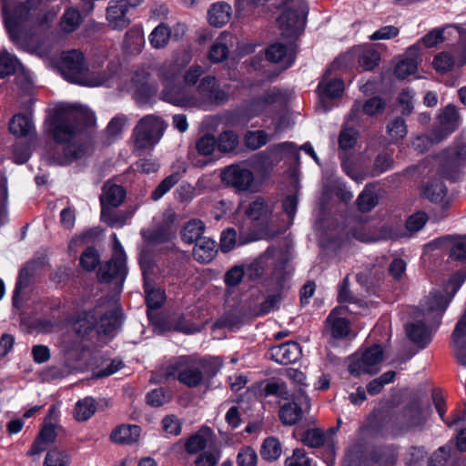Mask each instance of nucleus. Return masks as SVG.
Instances as JSON below:
<instances>
[{"label":"nucleus","instance_id":"7ed1b4c3","mask_svg":"<svg viewBox=\"0 0 466 466\" xmlns=\"http://www.w3.org/2000/svg\"><path fill=\"white\" fill-rule=\"evenodd\" d=\"M60 70L68 81L86 86H108L113 77L111 73L90 72L84 61V56L79 50H70L62 56Z\"/></svg>","mask_w":466,"mask_h":466},{"label":"nucleus","instance_id":"f257e3e1","mask_svg":"<svg viewBox=\"0 0 466 466\" xmlns=\"http://www.w3.org/2000/svg\"><path fill=\"white\" fill-rule=\"evenodd\" d=\"M94 115L82 106H61L56 107L47 123V129L56 142L63 145L64 154L54 157V162L66 165L81 158L87 148L77 142L80 125L91 124Z\"/></svg>","mask_w":466,"mask_h":466},{"label":"nucleus","instance_id":"72a5a7b5","mask_svg":"<svg viewBox=\"0 0 466 466\" xmlns=\"http://www.w3.org/2000/svg\"><path fill=\"white\" fill-rule=\"evenodd\" d=\"M344 90V82L339 78L329 79L325 76L318 85V91L322 99L337 98L340 96Z\"/></svg>","mask_w":466,"mask_h":466},{"label":"nucleus","instance_id":"e433bc0d","mask_svg":"<svg viewBox=\"0 0 466 466\" xmlns=\"http://www.w3.org/2000/svg\"><path fill=\"white\" fill-rule=\"evenodd\" d=\"M170 38L171 29L164 23L156 26L148 36L149 43L155 49L165 48L168 45Z\"/></svg>","mask_w":466,"mask_h":466},{"label":"nucleus","instance_id":"bb28decb","mask_svg":"<svg viewBox=\"0 0 466 466\" xmlns=\"http://www.w3.org/2000/svg\"><path fill=\"white\" fill-rule=\"evenodd\" d=\"M273 208L263 198H258L246 209L247 217L255 222L257 227L266 228L268 225Z\"/></svg>","mask_w":466,"mask_h":466},{"label":"nucleus","instance_id":"dca6fc26","mask_svg":"<svg viewBox=\"0 0 466 466\" xmlns=\"http://www.w3.org/2000/svg\"><path fill=\"white\" fill-rule=\"evenodd\" d=\"M222 181L238 191L249 190L254 182L252 171L239 165H231L221 172Z\"/></svg>","mask_w":466,"mask_h":466},{"label":"nucleus","instance_id":"b1692460","mask_svg":"<svg viewBox=\"0 0 466 466\" xmlns=\"http://www.w3.org/2000/svg\"><path fill=\"white\" fill-rule=\"evenodd\" d=\"M128 0H111L106 8V19L113 29L123 30L129 25L127 13L129 10Z\"/></svg>","mask_w":466,"mask_h":466},{"label":"nucleus","instance_id":"a18cd8bd","mask_svg":"<svg viewBox=\"0 0 466 466\" xmlns=\"http://www.w3.org/2000/svg\"><path fill=\"white\" fill-rule=\"evenodd\" d=\"M113 208H101V219L111 228H121L127 223L130 216L115 211Z\"/></svg>","mask_w":466,"mask_h":466},{"label":"nucleus","instance_id":"2f4dec72","mask_svg":"<svg viewBox=\"0 0 466 466\" xmlns=\"http://www.w3.org/2000/svg\"><path fill=\"white\" fill-rule=\"evenodd\" d=\"M9 130L17 137H26L35 133V125L29 116L16 114L10 120Z\"/></svg>","mask_w":466,"mask_h":466},{"label":"nucleus","instance_id":"ea45409f","mask_svg":"<svg viewBox=\"0 0 466 466\" xmlns=\"http://www.w3.org/2000/svg\"><path fill=\"white\" fill-rule=\"evenodd\" d=\"M96 325V316L94 312L80 314L73 324L74 331L80 337L87 335Z\"/></svg>","mask_w":466,"mask_h":466},{"label":"nucleus","instance_id":"473e14b6","mask_svg":"<svg viewBox=\"0 0 466 466\" xmlns=\"http://www.w3.org/2000/svg\"><path fill=\"white\" fill-rule=\"evenodd\" d=\"M141 430L137 425H121L111 433V440L116 443L133 444L140 437Z\"/></svg>","mask_w":466,"mask_h":466},{"label":"nucleus","instance_id":"4c0bfd02","mask_svg":"<svg viewBox=\"0 0 466 466\" xmlns=\"http://www.w3.org/2000/svg\"><path fill=\"white\" fill-rule=\"evenodd\" d=\"M371 460L380 466H394L397 461V451L393 446L380 447L371 453Z\"/></svg>","mask_w":466,"mask_h":466},{"label":"nucleus","instance_id":"8fccbe9b","mask_svg":"<svg viewBox=\"0 0 466 466\" xmlns=\"http://www.w3.org/2000/svg\"><path fill=\"white\" fill-rule=\"evenodd\" d=\"M19 66V61L14 55L6 50L0 52V77L3 78L15 73Z\"/></svg>","mask_w":466,"mask_h":466},{"label":"nucleus","instance_id":"0eeeda50","mask_svg":"<svg viewBox=\"0 0 466 466\" xmlns=\"http://www.w3.org/2000/svg\"><path fill=\"white\" fill-rule=\"evenodd\" d=\"M429 296L420 303V308L417 309L415 319L405 325L407 337L420 348H425L431 340V329L437 328L441 320L443 312L439 318H435L427 310Z\"/></svg>","mask_w":466,"mask_h":466},{"label":"nucleus","instance_id":"c9c22d12","mask_svg":"<svg viewBox=\"0 0 466 466\" xmlns=\"http://www.w3.org/2000/svg\"><path fill=\"white\" fill-rule=\"evenodd\" d=\"M206 104L211 103L219 105L224 103L228 98V94L219 88L217 79L214 76H206Z\"/></svg>","mask_w":466,"mask_h":466},{"label":"nucleus","instance_id":"37998d69","mask_svg":"<svg viewBox=\"0 0 466 466\" xmlns=\"http://www.w3.org/2000/svg\"><path fill=\"white\" fill-rule=\"evenodd\" d=\"M274 251L273 248H268L258 259L245 266V274L250 279L259 278L263 274L265 262L274 256Z\"/></svg>","mask_w":466,"mask_h":466},{"label":"nucleus","instance_id":"c03bdc74","mask_svg":"<svg viewBox=\"0 0 466 466\" xmlns=\"http://www.w3.org/2000/svg\"><path fill=\"white\" fill-rule=\"evenodd\" d=\"M281 451L279 441L275 437H268L262 443L260 455L264 460L272 461L280 456Z\"/></svg>","mask_w":466,"mask_h":466},{"label":"nucleus","instance_id":"774afa93","mask_svg":"<svg viewBox=\"0 0 466 466\" xmlns=\"http://www.w3.org/2000/svg\"><path fill=\"white\" fill-rule=\"evenodd\" d=\"M258 456L255 450L249 446L243 447L238 453V466H256Z\"/></svg>","mask_w":466,"mask_h":466},{"label":"nucleus","instance_id":"aec40b11","mask_svg":"<svg viewBox=\"0 0 466 466\" xmlns=\"http://www.w3.org/2000/svg\"><path fill=\"white\" fill-rule=\"evenodd\" d=\"M438 120L439 125L434 128V134H438L435 141L441 142L454 132L460 125V115L457 107L449 104L440 111Z\"/></svg>","mask_w":466,"mask_h":466},{"label":"nucleus","instance_id":"f03ea898","mask_svg":"<svg viewBox=\"0 0 466 466\" xmlns=\"http://www.w3.org/2000/svg\"><path fill=\"white\" fill-rule=\"evenodd\" d=\"M450 257L454 260L462 262L465 267L451 275L442 290L433 289L431 292L427 310L433 314L435 318H439L441 312L447 309L454 295L466 280V237L459 238L452 244Z\"/></svg>","mask_w":466,"mask_h":466},{"label":"nucleus","instance_id":"bf43d9fd","mask_svg":"<svg viewBox=\"0 0 466 466\" xmlns=\"http://www.w3.org/2000/svg\"><path fill=\"white\" fill-rule=\"evenodd\" d=\"M281 301L279 294L268 295L258 307L255 308L256 316H264L279 309Z\"/></svg>","mask_w":466,"mask_h":466},{"label":"nucleus","instance_id":"9b49d317","mask_svg":"<svg viewBox=\"0 0 466 466\" xmlns=\"http://www.w3.org/2000/svg\"><path fill=\"white\" fill-rule=\"evenodd\" d=\"M114 240V251L111 259L98 271L101 281L118 280L122 283L127 274L126 265L127 256L116 234L112 235Z\"/></svg>","mask_w":466,"mask_h":466},{"label":"nucleus","instance_id":"603ef678","mask_svg":"<svg viewBox=\"0 0 466 466\" xmlns=\"http://www.w3.org/2000/svg\"><path fill=\"white\" fill-rule=\"evenodd\" d=\"M380 54L373 49H362L358 56L360 66L363 70H372L379 65Z\"/></svg>","mask_w":466,"mask_h":466},{"label":"nucleus","instance_id":"6e6552de","mask_svg":"<svg viewBox=\"0 0 466 466\" xmlns=\"http://www.w3.org/2000/svg\"><path fill=\"white\" fill-rule=\"evenodd\" d=\"M203 360L194 356L182 357L169 365L165 372L168 379H177L184 385L193 388L200 384L203 379Z\"/></svg>","mask_w":466,"mask_h":466},{"label":"nucleus","instance_id":"4468645a","mask_svg":"<svg viewBox=\"0 0 466 466\" xmlns=\"http://www.w3.org/2000/svg\"><path fill=\"white\" fill-rule=\"evenodd\" d=\"M278 151H288L294 157L297 162L299 161L300 156L296 145L292 142H283L255 154L248 159V164L257 172H266L272 166L271 156Z\"/></svg>","mask_w":466,"mask_h":466},{"label":"nucleus","instance_id":"0e129e2a","mask_svg":"<svg viewBox=\"0 0 466 466\" xmlns=\"http://www.w3.org/2000/svg\"><path fill=\"white\" fill-rule=\"evenodd\" d=\"M302 441L309 447L318 448L325 443L326 435L319 429H310L304 433Z\"/></svg>","mask_w":466,"mask_h":466},{"label":"nucleus","instance_id":"423d86ee","mask_svg":"<svg viewBox=\"0 0 466 466\" xmlns=\"http://www.w3.org/2000/svg\"><path fill=\"white\" fill-rule=\"evenodd\" d=\"M167 123L159 116L147 115L136 124L131 139L136 150L152 149L162 139Z\"/></svg>","mask_w":466,"mask_h":466},{"label":"nucleus","instance_id":"052dcab7","mask_svg":"<svg viewBox=\"0 0 466 466\" xmlns=\"http://www.w3.org/2000/svg\"><path fill=\"white\" fill-rule=\"evenodd\" d=\"M358 139V131L352 127L344 126L339 136V146L342 150H348L354 147Z\"/></svg>","mask_w":466,"mask_h":466},{"label":"nucleus","instance_id":"c756f323","mask_svg":"<svg viewBox=\"0 0 466 466\" xmlns=\"http://www.w3.org/2000/svg\"><path fill=\"white\" fill-rule=\"evenodd\" d=\"M420 43L410 46L407 49L408 56L401 59L396 66L394 73L398 78L405 79L413 75L418 68L417 57L420 56Z\"/></svg>","mask_w":466,"mask_h":466},{"label":"nucleus","instance_id":"f704fd0d","mask_svg":"<svg viewBox=\"0 0 466 466\" xmlns=\"http://www.w3.org/2000/svg\"><path fill=\"white\" fill-rule=\"evenodd\" d=\"M230 15L231 6L225 2L215 3L208 9V22L217 27L228 23Z\"/></svg>","mask_w":466,"mask_h":466},{"label":"nucleus","instance_id":"a211bd4d","mask_svg":"<svg viewBox=\"0 0 466 466\" xmlns=\"http://www.w3.org/2000/svg\"><path fill=\"white\" fill-rule=\"evenodd\" d=\"M139 263L143 270L145 279L146 301L147 306V317L153 321V310L161 307L165 300L164 292L160 289H149L148 272L153 267L150 259L143 252L139 257Z\"/></svg>","mask_w":466,"mask_h":466},{"label":"nucleus","instance_id":"393cba45","mask_svg":"<svg viewBox=\"0 0 466 466\" xmlns=\"http://www.w3.org/2000/svg\"><path fill=\"white\" fill-rule=\"evenodd\" d=\"M268 354L275 362L288 365L296 362L300 358L301 349L299 343L288 341L271 347Z\"/></svg>","mask_w":466,"mask_h":466},{"label":"nucleus","instance_id":"f8f14e48","mask_svg":"<svg viewBox=\"0 0 466 466\" xmlns=\"http://www.w3.org/2000/svg\"><path fill=\"white\" fill-rule=\"evenodd\" d=\"M383 359V350L380 345L374 344L365 350L360 356L355 355L351 358L349 364V371L353 376L362 374H373L378 371L377 366Z\"/></svg>","mask_w":466,"mask_h":466},{"label":"nucleus","instance_id":"2eb2a0df","mask_svg":"<svg viewBox=\"0 0 466 466\" xmlns=\"http://www.w3.org/2000/svg\"><path fill=\"white\" fill-rule=\"evenodd\" d=\"M279 25L281 35L289 39H296L302 34L305 28V10L299 11L288 7L279 15Z\"/></svg>","mask_w":466,"mask_h":466},{"label":"nucleus","instance_id":"20e7f679","mask_svg":"<svg viewBox=\"0 0 466 466\" xmlns=\"http://www.w3.org/2000/svg\"><path fill=\"white\" fill-rule=\"evenodd\" d=\"M5 28L13 42L19 43V26L36 15L41 0H0Z\"/></svg>","mask_w":466,"mask_h":466},{"label":"nucleus","instance_id":"de8ad7c7","mask_svg":"<svg viewBox=\"0 0 466 466\" xmlns=\"http://www.w3.org/2000/svg\"><path fill=\"white\" fill-rule=\"evenodd\" d=\"M175 237V231L171 226H161L145 235L146 239L151 245H158L169 242Z\"/></svg>","mask_w":466,"mask_h":466},{"label":"nucleus","instance_id":"338daca9","mask_svg":"<svg viewBox=\"0 0 466 466\" xmlns=\"http://www.w3.org/2000/svg\"><path fill=\"white\" fill-rule=\"evenodd\" d=\"M80 264L87 271L94 270L99 264V255L96 248H87L80 257Z\"/></svg>","mask_w":466,"mask_h":466},{"label":"nucleus","instance_id":"58836bf2","mask_svg":"<svg viewBox=\"0 0 466 466\" xmlns=\"http://www.w3.org/2000/svg\"><path fill=\"white\" fill-rule=\"evenodd\" d=\"M96 410V400L92 397H86L76 402L74 417L78 421H86L95 414Z\"/></svg>","mask_w":466,"mask_h":466},{"label":"nucleus","instance_id":"69168bd1","mask_svg":"<svg viewBox=\"0 0 466 466\" xmlns=\"http://www.w3.org/2000/svg\"><path fill=\"white\" fill-rule=\"evenodd\" d=\"M285 464L286 466H316L303 449H295L292 455L287 458Z\"/></svg>","mask_w":466,"mask_h":466},{"label":"nucleus","instance_id":"7c9ffc66","mask_svg":"<svg viewBox=\"0 0 466 466\" xmlns=\"http://www.w3.org/2000/svg\"><path fill=\"white\" fill-rule=\"evenodd\" d=\"M125 198L126 191L121 186L107 181L104 184L100 196L101 208H116L122 204Z\"/></svg>","mask_w":466,"mask_h":466},{"label":"nucleus","instance_id":"5fc2aeb1","mask_svg":"<svg viewBox=\"0 0 466 466\" xmlns=\"http://www.w3.org/2000/svg\"><path fill=\"white\" fill-rule=\"evenodd\" d=\"M378 204V197L371 190L369 186H366L364 190L360 194L357 198V206L360 211L369 212Z\"/></svg>","mask_w":466,"mask_h":466},{"label":"nucleus","instance_id":"4be33fe9","mask_svg":"<svg viewBox=\"0 0 466 466\" xmlns=\"http://www.w3.org/2000/svg\"><path fill=\"white\" fill-rule=\"evenodd\" d=\"M386 106L385 101L378 96H373L364 103L355 101L352 105L350 114L347 117V123L352 122L359 124L361 121L362 114L369 116H374L381 114Z\"/></svg>","mask_w":466,"mask_h":466},{"label":"nucleus","instance_id":"49530a36","mask_svg":"<svg viewBox=\"0 0 466 466\" xmlns=\"http://www.w3.org/2000/svg\"><path fill=\"white\" fill-rule=\"evenodd\" d=\"M120 325V319L117 311H110L100 318L99 322L96 321L97 332L103 334H110Z\"/></svg>","mask_w":466,"mask_h":466},{"label":"nucleus","instance_id":"79ce46f5","mask_svg":"<svg viewBox=\"0 0 466 466\" xmlns=\"http://www.w3.org/2000/svg\"><path fill=\"white\" fill-rule=\"evenodd\" d=\"M83 21L78 10L69 8L66 10L60 20V28L63 32L71 33L76 31Z\"/></svg>","mask_w":466,"mask_h":466},{"label":"nucleus","instance_id":"412c9836","mask_svg":"<svg viewBox=\"0 0 466 466\" xmlns=\"http://www.w3.org/2000/svg\"><path fill=\"white\" fill-rule=\"evenodd\" d=\"M279 93L275 89L268 90L263 96L243 102L239 114L247 120L258 116L278 100Z\"/></svg>","mask_w":466,"mask_h":466},{"label":"nucleus","instance_id":"3c124183","mask_svg":"<svg viewBox=\"0 0 466 466\" xmlns=\"http://www.w3.org/2000/svg\"><path fill=\"white\" fill-rule=\"evenodd\" d=\"M125 45L130 48L133 52H140L141 48L145 45V37L142 28L132 27L127 33L125 36Z\"/></svg>","mask_w":466,"mask_h":466},{"label":"nucleus","instance_id":"e2e57ef3","mask_svg":"<svg viewBox=\"0 0 466 466\" xmlns=\"http://www.w3.org/2000/svg\"><path fill=\"white\" fill-rule=\"evenodd\" d=\"M387 132L394 142L404 138L408 132L404 119L397 117L392 120L387 126Z\"/></svg>","mask_w":466,"mask_h":466},{"label":"nucleus","instance_id":"f3484780","mask_svg":"<svg viewBox=\"0 0 466 466\" xmlns=\"http://www.w3.org/2000/svg\"><path fill=\"white\" fill-rule=\"evenodd\" d=\"M204 224L200 219H191L181 231L183 240L188 244H195L192 254L196 260L204 262Z\"/></svg>","mask_w":466,"mask_h":466},{"label":"nucleus","instance_id":"c85d7f7f","mask_svg":"<svg viewBox=\"0 0 466 466\" xmlns=\"http://www.w3.org/2000/svg\"><path fill=\"white\" fill-rule=\"evenodd\" d=\"M451 344L458 362L466 366V309L451 334Z\"/></svg>","mask_w":466,"mask_h":466},{"label":"nucleus","instance_id":"1a4fd4ad","mask_svg":"<svg viewBox=\"0 0 466 466\" xmlns=\"http://www.w3.org/2000/svg\"><path fill=\"white\" fill-rule=\"evenodd\" d=\"M263 392L266 397L275 395L285 400L283 404H280L279 411V420L284 425H295L302 419L303 410L294 400H289V394L284 382L280 380L268 381L265 385Z\"/></svg>","mask_w":466,"mask_h":466},{"label":"nucleus","instance_id":"a19ab883","mask_svg":"<svg viewBox=\"0 0 466 466\" xmlns=\"http://www.w3.org/2000/svg\"><path fill=\"white\" fill-rule=\"evenodd\" d=\"M422 194L431 202L441 203L446 197L447 188L441 181L434 180L423 187Z\"/></svg>","mask_w":466,"mask_h":466},{"label":"nucleus","instance_id":"13d9d810","mask_svg":"<svg viewBox=\"0 0 466 466\" xmlns=\"http://www.w3.org/2000/svg\"><path fill=\"white\" fill-rule=\"evenodd\" d=\"M268 141V136L264 130L248 131L245 135V145L251 150H256Z\"/></svg>","mask_w":466,"mask_h":466},{"label":"nucleus","instance_id":"09e8293b","mask_svg":"<svg viewBox=\"0 0 466 466\" xmlns=\"http://www.w3.org/2000/svg\"><path fill=\"white\" fill-rule=\"evenodd\" d=\"M36 268L37 263L35 261H31L26 263L25 267L21 268L18 276V280L14 290V302L16 301V299L19 296L20 291L28 285L29 279L34 275Z\"/></svg>","mask_w":466,"mask_h":466},{"label":"nucleus","instance_id":"ddd939ff","mask_svg":"<svg viewBox=\"0 0 466 466\" xmlns=\"http://www.w3.org/2000/svg\"><path fill=\"white\" fill-rule=\"evenodd\" d=\"M348 316L349 309L347 307L334 308L326 319L325 335L334 340L347 339L350 334V321Z\"/></svg>","mask_w":466,"mask_h":466},{"label":"nucleus","instance_id":"9d476101","mask_svg":"<svg viewBox=\"0 0 466 466\" xmlns=\"http://www.w3.org/2000/svg\"><path fill=\"white\" fill-rule=\"evenodd\" d=\"M439 161L442 176L451 180H457L461 167L466 163V144L461 140L455 141L439 155Z\"/></svg>","mask_w":466,"mask_h":466},{"label":"nucleus","instance_id":"6e6d98bb","mask_svg":"<svg viewBox=\"0 0 466 466\" xmlns=\"http://www.w3.org/2000/svg\"><path fill=\"white\" fill-rule=\"evenodd\" d=\"M227 35H221L217 41L211 46L208 52V58L214 62L218 63L226 59L228 56V48L225 43Z\"/></svg>","mask_w":466,"mask_h":466},{"label":"nucleus","instance_id":"cd10ccee","mask_svg":"<svg viewBox=\"0 0 466 466\" xmlns=\"http://www.w3.org/2000/svg\"><path fill=\"white\" fill-rule=\"evenodd\" d=\"M400 420V431H410L422 427L426 421V416L420 405L415 401L403 410Z\"/></svg>","mask_w":466,"mask_h":466},{"label":"nucleus","instance_id":"5701e85b","mask_svg":"<svg viewBox=\"0 0 466 466\" xmlns=\"http://www.w3.org/2000/svg\"><path fill=\"white\" fill-rule=\"evenodd\" d=\"M266 57L269 62L280 64L284 69L291 66L296 57V45L275 43L266 49Z\"/></svg>","mask_w":466,"mask_h":466},{"label":"nucleus","instance_id":"a878e982","mask_svg":"<svg viewBox=\"0 0 466 466\" xmlns=\"http://www.w3.org/2000/svg\"><path fill=\"white\" fill-rule=\"evenodd\" d=\"M238 145V137L232 131L223 132L218 140L214 136L206 134V164L208 160L207 157L213 154L218 147L220 152L228 153L237 148Z\"/></svg>","mask_w":466,"mask_h":466},{"label":"nucleus","instance_id":"6ab92c4d","mask_svg":"<svg viewBox=\"0 0 466 466\" xmlns=\"http://www.w3.org/2000/svg\"><path fill=\"white\" fill-rule=\"evenodd\" d=\"M183 450L189 455L198 454L196 466H203L204 431L199 430L187 438L179 440L169 448V452L178 454Z\"/></svg>","mask_w":466,"mask_h":466},{"label":"nucleus","instance_id":"864d4df0","mask_svg":"<svg viewBox=\"0 0 466 466\" xmlns=\"http://www.w3.org/2000/svg\"><path fill=\"white\" fill-rule=\"evenodd\" d=\"M181 178L179 172H174L163 179L159 185L153 190L151 198L153 200L160 199L167 192H168L172 187H174Z\"/></svg>","mask_w":466,"mask_h":466},{"label":"nucleus","instance_id":"39448f33","mask_svg":"<svg viewBox=\"0 0 466 466\" xmlns=\"http://www.w3.org/2000/svg\"><path fill=\"white\" fill-rule=\"evenodd\" d=\"M184 65L177 59L165 61L158 70V78L163 89L160 94L162 100L179 106H193L196 100L186 97L182 94V87L178 78Z\"/></svg>","mask_w":466,"mask_h":466},{"label":"nucleus","instance_id":"680f3d73","mask_svg":"<svg viewBox=\"0 0 466 466\" xmlns=\"http://www.w3.org/2000/svg\"><path fill=\"white\" fill-rule=\"evenodd\" d=\"M70 456L63 451L57 449L49 451L45 459L46 466H69Z\"/></svg>","mask_w":466,"mask_h":466},{"label":"nucleus","instance_id":"4d7b16f0","mask_svg":"<svg viewBox=\"0 0 466 466\" xmlns=\"http://www.w3.org/2000/svg\"><path fill=\"white\" fill-rule=\"evenodd\" d=\"M454 65V56L447 51L439 53L437 56H435L432 61L433 68L439 73H446L451 71Z\"/></svg>","mask_w":466,"mask_h":466}]
</instances>
